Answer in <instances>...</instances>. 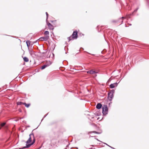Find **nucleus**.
Here are the masks:
<instances>
[{
    "label": "nucleus",
    "instance_id": "nucleus-12",
    "mask_svg": "<svg viewBox=\"0 0 149 149\" xmlns=\"http://www.w3.org/2000/svg\"><path fill=\"white\" fill-rule=\"evenodd\" d=\"M95 133V134H100L101 133V132H96V131H93V132H88V134H90V133Z\"/></svg>",
    "mask_w": 149,
    "mask_h": 149
},
{
    "label": "nucleus",
    "instance_id": "nucleus-11",
    "mask_svg": "<svg viewBox=\"0 0 149 149\" xmlns=\"http://www.w3.org/2000/svg\"><path fill=\"white\" fill-rule=\"evenodd\" d=\"M102 107V105L100 103H98L96 105V107L97 109H100Z\"/></svg>",
    "mask_w": 149,
    "mask_h": 149
},
{
    "label": "nucleus",
    "instance_id": "nucleus-7",
    "mask_svg": "<svg viewBox=\"0 0 149 149\" xmlns=\"http://www.w3.org/2000/svg\"><path fill=\"white\" fill-rule=\"evenodd\" d=\"M46 22L49 29L50 30H53V29H54V28L52 24H51L50 23L48 22V21L47 22Z\"/></svg>",
    "mask_w": 149,
    "mask_h": 149
},
{
    "label": "nucleus",
    "instance_id": "nucleus-19",
    "mask_svg": "<svg viewBox=\"0 0 149 149\" xmlns=\"http://www.w3.org/2000/svg\"><path fill=\"white\" fill-rule=\"evenodd\" d=\"M138 8H137L136 9L134 10V12H133V13H132V14H131V15H134V13H135V12H136L137 11V10H138Z\"/></svg>",
    "mask_w": 149,
    "mask_h": 149
},
{
    "label": "nucleus",
    "instance_id": "nucleus-5",
    "mask_svg": "<svg viewBox=\"0 0 149 149\" xmlns=\"http://www.w3.org/2000/svg\"><path fill=\"white\" fill-rule=\"evenodd\" d=\"M113 93L110 92L108 93V98L110 101H111L112 100L113 97Z\"/></svg>",
    "mask_w": 149,
    "mask_h": 149
},
{
    "label": "nucleus",
    "instance_id": "nucleus-3",
    "mask_svg": "<svg viewBox=\"0 0 149 149\" xmlns=\"http://www.w3.org/2000/svg\"><path fill=\"white\" fill-rule=\"evenodd\" d=\"M102 112L104 115H106L107 114L108 112V109L107 106L104 105L102 108Z\"/></svg>",
    "mask_w": 149,
    "mask_h": 149
},
{
    "label": "nucleus",
    "instance_id": "nucleus-18",
    "mask_svg": "<svg viewBox=\"0 0 149 149\" xmlns=\"http://www.w3.org/2000/svg\"><path fill=\"white\" fill-rule=\"evenodd\" d=\"M124 18V17H122L121 18H120L119 19V21L121 22V23L120 24V25L121 24H122L123 22V18Z\"/></svg>",
    "mask_w": 149,
    "mask_h": 149
},
{
    "label": "nucleus",
    "instance_id": "nucleus-26",
    "mask_svg": "<svg viewBox=\"0 0 149 149\" xmlns=\"http://www.w3.org/2000/svg\"><path fill=\"white\" fill-rule=\"evenodd\" d=\"M47 115H46L45 116H44V117H43V118H45V117L46 116H47Z\"/></svg>",
    "mask_w": 149,
    "mask_h": 149
},
{
    "label": "nucleus",
    "instance_id": "nucleus-30",
    "mask_svg": "<svg viewBox=\"0 0 149 149\" xmlns=\"http://www.w3.org/2000/svg\"><path fill=\"white\" fill-rule=\"evenodd\" d=\"M113 22H116V21H113Z\"/></svg>",
    "mask_w": 149,
    "mask_h": 149
},
{
    "label": "nucleus",
    "instance_id": "nucleus-14",
    "mask_svg": "<svg viewBox=\"0 0 149 149\" xmlns=\"http://www.w3.org/2000/svg\"><path fill=\"white\" fill-rule=\"evenodd\" d=\"M26 43L27 46L29 47L30 45V42L29 40H28L26 41Z\"/></svg>",
    "mask_w": 149,
    "mask_h": 149
},
{
    "label": "nucleus",
    "instance_id": "nucleus-2",
    "mask_svg": "<svg viewBox=\"0 0 149 149\" xmlns=\"http://www.w3.org/2000/svg\"><path fill=\"white\" fill-rule=\"evenodd\" d=\"M72 36H70L68 37V39L69 40V41L70 40H72L73 39H76L77 37V31H74L72 34Z\"/></svg>",
    "mask_w": 149,
    "mask_h": 149
},
{
    "label": "nucleus",
    "instance_id": "nucleus-20",
    "mask_svg": "<svg viewBox=\"0 0 149 149\" xmlns=\"http://www.w3.org/2000/svg\"><path fill=\"white\" fill-rule=\"evenodd\" d=\"M46 14L47 16V18L46 19V22H47L48 21V14L47 12H46Z\"/></svg>",
    "mask_w": 149,
    "mask_h": 149
},
{
    "label": "nucleus",
    "instance_id": "nucleus-25",
    "mask_svg": "<svg viewBox=\"0 0 149 149\" xmlns=\"http://www.w3.org/2000/svg\"><path fill=\"white\" fill-rule=\"evenodd\" d=\"M5 128H7L8 126L7 125H6V126H5Z\"/></svg>",
    "mask_w": 149,
    "mask_h": 149
},
{
    "label": "nucleus",
    "instance_id": "nucleus-22",
    "mask_svg": "<svg viewBox=\"0 0 149 149\" xmlns=\"http://www.w3.org/2000/svg\"><path fill=\"white\" fill-rule=\"evenodd\" d=\"M147 4L148 6L149 5V0H146Z\"/></svg>",
    "mask_w": 149,
    "mask_h": 149
},
{
    "label": "nucleus",
    "instance_id": "nucleus-21",
    "mask_svg": "<svg viewBox=\"0 0 149 149\" xmlns=\"http://www.w3.org/2000/svg\"><path fill=\"white\" fill-rule=\"evenodd\" d=\"M6 124V123H2L1 125V127H3Z\"/></svg>",
    "mask_w": 149,
    "mask_h": 149
},
{
    "label": "nucleus",
    "instance_id": "nucleus-17",
    "mask_svg": "<svg viewBox=\"0 0 149 149\" xmlns=\"http://www.w3.org/2000/svg\"><path fill=\"white\" fill-rule=\"evenodd\" d=\"M24 104V105H25V106L27 108L30 105V104H27L26 103H25V102Z\"/></svg>",
    "mask_w": 149,
    "mask_h": 149
},
{
    "label": "nucleus",
    "instance_id": "nucleus-15",
    "mask_svg": "<svg viewBox=\"0 0 149 149\" xmlns=\"http://www.w3.org/2000/svg\"><path fill=\"white\" fill-rule=\"evenodd\" d=\"M44 34H45L46 36H49V32L48 31H45L44 33Z\"/></svg>",
    "mask_w": 149,
    "mask_h": 149
},
{
    "label": "nucleus",
    "instance_id": "nucleus-31",
    "mask_svg": "<svg viewBox=\"0 0 149 149\" xmlns=\"http://www.w3.org/2000/svg\"><path fill=\"white\" fill-rule=\"evenodd\" d=\"M43 120V119H42V120H41V121H42V120Z\"/></svg>",
    "mask_w": 149,
    "mask_h": 149
},
{
    "label": "nucleus",
    "instance_id": "nucleus-4",
    "mask_svg": "<svg viewBox=\"0 0 149 149\" xmlns=\"http://www.w3.org/2000/svg\"><path fill=\"white\" fill-rule=\"evenodd\" d=\"M29 51L30 55L31 56L34 57L36 56L35 52L31 49H29Z\"/></svg>",
    "mask_w": 149,
    "mask_h": 149
},
{
    "label": "nucleus",
    "instance_id": "nucleus-29",
    "mask_svg": "<svg viewBox=\"0 0 149 149\" xmlns=\"http://www.w3.org/2000/svg\"><path fill=\"white\" fill-rule=\"evenodd\" d=\"M52 54L53 55V56H54V54L53 53H52Z\"/></svg>",
    "mask_w": 149,
    "mask_h": 149
},
{
    "label": "nucleus",
    "instance_id": "nucleus-23",
    "mask_svg": "<svg viewBox=\"0 0 149 149\" xmlns=\"http://www.w3.org/2000/svg\"><path fill=\"white\" fill-rule=\"evenodd\" d=\"M114 90H112L111 92L112 93H113H113H114Z\"/></svg>",
    "mask_w": 149,
    "mask_h": 149
},
{
    "label": "nucleus",
    "instance_id": "nucleus-28",
    "mask_svg": "<svg viewBox=\"0 0 149 149\" xmlns=\"http://www.w3.org/2000/svg\"><path fill=\"white\" fill-rule=\"evenodd\" d=\"M96 139L99 141L97 139Z\"/></svg>",
    "mask_w": 149,
    "mask_h": 149
},
{
    "label": "nucleus",
    "instance_id": "nucleus-6",
    "mask_svg": "<svg viewBox=\"0 0 149 149\" xmlns=\"http://www.w3.org/2000/svg\"><path fill=\"white\" fill-rule=\"evenodd\" d=\"M118 84V83L116 82L110 85L109 87L111 88H114V87H116L117 86Z\"/></svg>",
    "mask_w": 149,
    "mask_h": 149
},
{
    "label": "nucleus",
    "instance_id": "nucleus-16",
    "mask_svg": "<svg viewBox=\"0 0 149 149\" xmlns=\"http://www.w3.org/2000/svg\"><path fill=\"white\" fill-rule=\"evenodd\" d=\"M24 102H17V105H22V104H23V105H24Z\"/></svg>",
    "mask_w": 149,
    "mask_h": 149
},
{
    "label": "nucleus",
    "instance_id": "nucleus-8",
    "mask_svg": "<svg viewBox=\"0 0 149 149\" xmlns=\"http://www.w3.org/2000/svg\"><path fill=\"white\" fill-rule=\"evenodd\" d=\"M51 64V63L49 62V63H47V64H45L43 65L42 66L41 68V69L42 70L46 68L47 67L49 66Z\"/></svg>",
    "mask_w": 149,
    "mask_h": 149
},
{
    "label": "nucleus",
    "instance_id": "nucleus-24",
    "mask_svg": "<svg viewBox=\"0 0 149 149\" xmlns=\"http://www.w3.org/2000/svg\"><path fill=\"white\" fill-rule=\"evenodd\" d=\"M105 144H106L108 146H109V147H110V148H113V149H114V148H112V147L110 146H109V145H108L106 143H105Z\"/></svg>",
    "mask_w": 149,
    "mask_h": 149
},
{
    "label": "nucleus",
    "instance_id": "nucleus-9",
    "mask_svg": "<svg viewBox=\"0 0 149 149\" xmlns=\"http://www.w3.org/2000/svg\"><path fill=\"white\" fill-rule=\"evenodd\" d=\"M49 36H45L44 37H41L40 38L41 40L47 41L49 38Z\"/></svg>",
    "mask_w": 149,
    "mask_h": 149
},
{
    "label": "nucleus",
    "instance_id": "nucleus-1",
    "mask_svg": "<svg viewBox=\"0 0 149 149\" xmlns=\"http://www.w3.org/2000/svg\"><path fill=\"white\" fill-rule=\"evenodd\" d=\"M33 130L31 134H29V138L26 142V146L23 147V148H28L34 144L35 142L34 134L33 133Z\"/></svg>",
    "mask_w": 149,
    "mask_h": 149
},
{
    "label": "nucleus",
    "instance_id": "nucleus-32",
    "mask_svg": "<svg viewBox=\"0 0 149 149\" xmlns=\"http://www.w3.org/2000/svg\"><path fill=\"white\" fill-rule=\"evenodd\" d=\"M1 129V128L0 127V130Z\"/></svg>",
    "mask_w": 149,
    "mask_h": 149
},
{
    "label": "nucleus",
    "instance_id": "nucleus-13",
    "mask_svg": "<svg viewBox=\"0 0 149 149\" xmlns=\"http://www.w3.org/2000/svg\"><path fill=\"white\" fill-rule=\"evenodd\" d=\"M24 60L26 62H28L29 61V59L26 57H24L23 58Z\"/></svg>",
    "mask_w": 149,
    "mask_h": 149
},
{
    "label": "nucleus",
    "instance_id": "nucleus-27",
    "mask_svg": "<svg viewBox=\"0 0 149 149\" xmlns=\"http://www.w3.org/2000/svg\"><path fill=\"white\" fill-rule=\"evenodd\" d=\"M24 148H23V147H22V148H19V149H24Z\"/></svg>",
    "mask_w": 149,
    "mask_h": 149
},
{
    "label": "nucleus",
    "instance_id": "nucleus-10",
    "mask_svg": "<svg viewBox=\"0 0 149 149\" xmlns=\"http://www.w3.org/2000/svg\"><path fill=\"white\" fill-rule=\"evenodd\" d=\"M87 73L88 74H93L95 73H97V72H95V71H93L92 70H90L87 72Z\"/></svg>",
    "mask_w": 149,
    "mask_h": 149
}]
</instances>
